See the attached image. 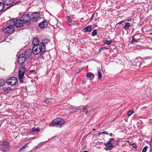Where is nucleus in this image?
Returning a JSON list of instances; mask_svg holds the SVG:
<instances>
[{"label": "nucleus", "mask_w": 152, "mask_h": 152, "mask_svg": "<svg viewBox=\"0 0 152 152\" xmlns=\"http://www.w3.org/2000/svg\"><path fill=\"white\" fill-rule=\"evenodd\" d=\"M134 112L132 110H130L127 112V115L129 116H130Z\"/></svg>", "instance_id": "30"}, {"label": "nucleus", "mask_w": 152, "mask_h": 152, "mask_svg": "<svg viewBox=\"0 0 152 152\" xmlns=\"http://www.w3.org/2000/svg\"><path fill=\"white\" fill-rule=\"evenodd\" d=\"M131 20V19L130 18H129L128 19H127L126 20V21H130Z\"/></svg>", "instance_id": "40"}, {"label": "nucleus", "mask_w": 152, "mask_h": 152, "mask_svg": "<svg viewBox=\"0 0 152 152\" xmlns=\"http://www.w3.org/2000/svg\"><path fill=\"white\" fill-rule=\"evenodd\" d=\"M39 130V128H37L34 130V131L35 132H38Z\"/></svg>", "instance_id": "34"}, {"label": "nucleus", "mask_w": 152, "mask_h": 152, "mask_svg": "<svg viewBox=\"0 0 152 152\" xmlns=\"http://www.w3.org/2000/svg\"><path fill=\"white\" fill-rule=\"evenodd\" d=\"M17 82V78L14 77H10L6 80L7 83L10 85H15Z\"/></svg>", "instance_id": "4"}, {"label": "nucleus", "mask_w": 152, "mask_h": 152, "mask_svg": "<svg viewBox=\"0 0 152 152\" xmlns=\"http://www.w3.org/2000/svg\"><path fill=\"white\" fill-rule=\"evenodd\" d=\"M97 30L96 29H94L92 33V35L94 36L97 34Z\"/></svg>", "instance_id": "29"}, {"label": "nucleus", "mask_w": 152, "mask_h": 152, "mask_svg": "<svg viewBox=\"0 0 152 152\" xmlns=\"http://www.w3.org/2000/svg\"><path fill=\"white\" fill-rule=\"evenodd\" d=\"M110 135L111 137H112L113 134L112 133H110Z\"/></svg>", "instance_id": "45"}, {"label": "nucleus", "mask_w": 152, "mask_h": 152, "mask_svg": "<svg viewBox=\"0 0 152 152\" xmlns=\"http://www.w3.org/2000/svg\"><path fill=\"white\" fill-rule=\"evenodd\" d=\"M41 146L40 145V144H39L36 146L35 147V148H38L39 147H40Z\"/></svg>", "instance_id": "36"}, {"label": "nucleus", "mask_w": 152, "mask_h": 152, "mask_svg": "<svg viewBox=\"0 0 152 152\" xmlns=\"http://www.w3.org/2000/svg\"><path fill=\"white\" fill-rule=\"evenodd\" d=\"M151 149H152V147H151Z\"/></svg>", "instance_id": "49"}, {"label": "nucleus", "mask_w": 152, "mask_h": 152, "mask_svg": "<svg viewBox=\"0 0 152 152\" xmlns=\"http://www.w3.org/2000/svg\"><path fill=\"white\" fill-rule=\"evenodd\" d=\"M5 84V80L3 79H0V86H3Z\"/></svg>", "instance_id": "28"}, {"label": "nucleus", "mask_w": 152, "mask_h": 152, "mask_svg": "<svg viewBox=\"0 0 152 152\" xmlns=\"http://www.w3.org/2000/svg\"><path fill=\"white\" fill-rule=\"evenodd\" d=\"M67 23L70 26H72V22L71 21V19L69 16H67Z\"/></svg>", "instance_id": "20"}, {"label": "nucleus", "mask_w": 152, "mask_h": 152, "mask_svg": "<svg viewBox=\"0 0 152 152\" xmlns=\"http://www.w3.org/2000/svg\"><path fill=\"white\" fill-rule=\"evenodd\" d=\"M88 152V151H84V152Z\"/></svg>", "instance_id": "48"}, {"label": "nucleus", "mask_w": 152, "mask_h": 152, "mask_svg": "<svg viewBox=\"0 0 152 152\" xmlns=\"http://www.w3.org/2000/svg\"><path fill=\"white\" fill-rule=\"evenodd\" d=\"M3 90L6 93H10L12 91L11 89L9 87L4 88Z\"/></svg>", "instance_id": "17"}, {"label": "nucleus", "mask_w": 152, "mask_h": 152, "mask_svg": "<svg viewBox=\"0 0 152 152\" xmlns=\"http://www.w3.org/2000/svg\"><path fill=\"white\" fill-rule=\"evenodd\" d=\"M24 74L25 72H24V71L19 70L18 76L19 78H24Z\"/></svg>", "instance_id": "15"}, {"label": "nucleus", "mask_w": 152, "mask_h": 152, "mask_svg": "<svg viewBox=\"0 0 152 152\" xmlns=\"http://www.w3.org/2000/svg\"><path fill=\"white\" fill-rule=\"evenodd\" d=\"M32 43L34 45V46H37V45H39V40L36 38H34L32 41Z\"/></svg>", "instance_id": "16"}, {"label": "nucleus", "mask_w": 152, "mask_h": 152, "mask_svg": "<svg viewBox=\"0 0 152 152\" xmlns=\"http://www.w3.org/2000/svg\"><path fill=\"white\" fill-rule=\"evenodd\" d=\"M52 100V99L48 98L46 99L45 102L46 104H50L51 103Z\"/></svg>", "instance_id": "25"}, {"label": "nucleus", "mask_w": 152, "mask_h": 152, "mask_svg": "<svg viewBox=\"0 0 152 152\" xmlns=\"http://www.w3.org/2000/svg\"><path fill=\"white\" fill-rule=\"evenodd\" d=\"M89 111H88L86 112V114L87 115H90V113H89Z\"/></svg>", "instance_id": "37"}, {"label": "nucleus", "mask_w": 152, "mask_h": 152, "mask_svg": "<svg viewBox=\"0 0 152 152\" xmlns=\"http://www.w3.org/2000/svg\"><path fill=\"white\" fill-rule=\"evenodd\" d=\"M14 0H3V3L4 5H9L12 4Z\"/></svg>", "instance_id": "13"}, {"label": "nucleus", "mask_w": 152, "mask_h": 152, "mask_svg": "<svg viewBox=\"0 0 152 152\" xmlns=\"http://www.w3.org/2000/svg\"><path fill=\"white\" fill-rule=\"evenodd\" d=\"M134 42H137V41H136V40H135Z\"/></svg>", "instance_id": "47"}, {"label": "nucleus", "mask_w": 152, "mask_h": 152, "mask_svg": "<svg viewBox=\"0 0 152 152\" xmlns=\"http://www.w3.org/2000/svg\"><path fill=\"white\" fill-rule=\"evenodd\" d=\"M44 143L43 142H41L40 143H39V144H40V145L41 146Z\"/></svg>", "instance_id": "43"}, {"label": "nucleus", "mask_w": 152, "mask_h": 152, "mask_svg": "<svg viewBox=\"0 0 152 152\" xmlns=\"http://www.w3.org/2000/svg\"><path fill=\"white\" fill-rule=\"evenodd\" d=\"M135 61L137 62L136 64L135 65V66H137V67L139 66L140 67L141 66L140 65V64H141V62L140 61H138L137 59H136L135 60Z\"/></svg>", "instance_id": "24"}, {"label": "nucleus", "mask_w": 152, "mask_h": 152, "mask_svg": "<svg viewBox=\"0 0 152 152\" xmlns=\"http://www.w3.org/2000/svg\"><path fill=\"white\" fill-rule=\"evenodd\" d=\"M27 58L24 54H20L18 58V62L20 64H23Z\"/></svg>", "instance_id": "8"}, {"label": "nucleus", "mask_w": 152, "mask_h": 152, "mask_svg": "<svg viewBox=\"0 0 152 152\" xmlns=\"http://www.w3.org/2000/svg\"><path fill=\"white\" fill-rule=\"evenodd\" d=\"M10 148L8 142H5L2 143L1 149L3 151L5 152L7 151Z\"/></svg>", "instance_id": "6"}, {"label": "nucleus", "mask_w": 152, "mask_h": 152, "mask_svg": "<svg viewBox=\"0 0 152 152\" xmlns=\"http://www.w3.org/2000/svg\"><path fill=\"white\" fill-rule=\"evenodd\" d=\"M114 140V139L112 138H110L109 139L107 142L111 143V142Z\"/></svg>", "instance_id": "32"}, {"label": "nucleus", "mask_w": 152, "mask_h": 152, "mask_svg": "<svg viewBox=\"0 0 152 152\" xmlns=\"http://www.w3.org/2000/svg\"><path fill=\"white\" fill-rule=\"evenodd\" d=\"M124 20H122L121 21H120V22H119V23H118V24H121L122 23H124Z\"/></svg>", "instance_id": "41"}, {"label": "nucleus", "mask_w": 152, "mask_h": 152, "mask_svg": "<svg viewBox=\"0 0 152 152\" xmlns=\"http://www.w3.org/2000/svg\"><path fill=\"white\" fill-rule=\"evenodd\" d=\"M93 111L94 112V110H91L90 112H91V111Z\"/></svg>", "instance_id": "46"}, {"label": "nucleus", "mask_w": 152, "mask_h": 152, "mask_svg": "<svg viewBox=\"0 0 152 152\" xmlns=\"http://www.w3.org/2000/svg\"><path fill=\"white\" fill-rule=\"evenodd\" d=\"M98 134H99V135H101L102 134H103V133L102 132H99L98 133Z\"/></svg>", "instance_id": "42"}, {"label": "nucleus", "mask_w": 152, "mask_h": 152, "mask_svg": "<svg viewBox=\"0 0 152 152\" xmlns=\"http://www.w3.org/2000/svg\"><path fill=\"white\" fill-rule=\"evenodd\" d=\"M135 40L133 38L132 39V41L131 42V43L132 44H133Z\"/></svg>", "instance_id": "38"}, {"label": "nucleus", "mask_w": 152, "mask_h": 152, "mask_svg": "<svg viewBox=\"0 0 152 152\" xmlns=\"http://www.w3.org/2000/svg\"><path fill=\"white\" fill-rule=\"evenodd\" d=\"M98 78L99 79H101L102 78V73L101 71L99 70V69L98 70Z\"/></svg>", "instance_id": "23"}, {"label": "nucleus", "mask_w": 152, "mask_h": 152, "mask_svg": "<svg viewBox=\"0 0 152 152\" xmlns=\"http://www.w3.org/2000/svg\"><path fill=\"white\" fill-rule=\"evenodd\" d=\"M147 148L146 146H145L144 148L142 149V152H146L147 150Z\"/></svg>", "instance_id": "33"}, {"label": "nucleus", "mask_w": 152, "mask_h": 152, "mask_svg": "<svg viewBox=\"0 0 152 152\" xmlns=\"http://www.w3.org/2000/svg\"><path fill=\"white\" fill-rule=\"evenodd\" d=\"M39 26L41 28L44 29L47 27V23L45 21H43L39 24Z\"/></svg>", "instance_id": "12"}, {"label": "nucleus", "mask_w": 152, "mask_h": 152, "mask_svg": "<svg viewBox=\"0 0 152 152\" xmlns=\"http://www.w3.org/2000/svg\"><path fill=\"white\" fill-rule=\"evenodd\" d=\"M20 80V82L21 83H23V79L24 78H19Z\"/></svg>", "instance_id": "35"}, {"label": "nucleus", "mask_w": 152, "mask_h": 152, "mask_svg": "<svg viewBox=\"0 0 152 152\" xmlns=\"http://www.w3.org/2000/svg\"><path fill=\"white\" fill-rule=\"evenodd\" d=\"M84 30L85 32H90L92 31V29L91 26H88L85 27Z\"/></svg>", "instance_id": "19"}, {"label": "nucleus", "mask_w": 152, "mask_h": 152, "mask_svg": "<svg viewBox=\"0 0 152 152\" xmlns=\"http://www.w3.org/2000/svg\"><path fill=\"white\" fill-rule=\"evenodd\" d=\"M33 53V50H32L31 49H28L26 51V54L25 55L26 58H27L31 56Z\"/></svg>", "instance_id": "11"}, {"label": "nucleus", "mask_w": 152, "mask_h": 152, "mask_svg": "<svg viewBox=\"0 0 152 152\" xmlns=\"http://www.w3.org/2000/svg\"><path fill=\"white\" fill-rule=\"evenodd\" d=\"M104 42L105 44H107V45H109L110 44L112 43V42L111 41L107 40H104Z\"/></svg>", "instance_id": "27"}, {"label": "nucleus", "mask_w": 152, "mask_h": 152, "mask_svg": "<svg viewBox=\"0 0 152 152\" xmlns=\"http://www.w3.org/2000/svg\"><path fill=\"white\" fill-rule=\"evenodd\" d=\"M152 34V33H151L150 34Z\"/></svg>", "instance_id": "50"}, {"label": "nucleus", "mask_w": 152, "mask_h": 152, "mask_svg": "<svg viewBox=\"0 0 152 152\" xmlns=\"http://www.w3.org/2000/svg\"><path fill=\"white\" fill-rule=\"evenodd\" d=\"M31 18L29 15L25 14L23 15L21 17L20 19L23 23L25 22H28L30 21Z\"/></svg>", "instance_id": "7"}, {"label": "nucleus", "mask_w": 152, "mask_h": 152, "mask_svg": "<svg viewBox=\"0 0 152 152\" xmlns=\"http://www.w3.org/2000/svg\"><path fill=\"white\" fill-rule=\"evenodd\" d=\"M82 83L83 84H84L86 83V82L85 81H83L82 82Z\"/></svg>", "instance_id": "44"}, {"label": "nucleus", "mask_w": 152, "mask_h": 152, "mask_svg": "<svg viewBox=\"0 0 152 152\" xmlns=\"http://www.w3.org/2000/svg\"><path fill=\"white\" fill-rule=\"evenodd\" d=\"M105 145L107 147V149H105V150L107 151L108 150H110L113 147V145L111 143H110L108 142L105 144Z\"/></svg>", "instance_id": "14"}, {"label": "nucleus", "mask_w": 152, "mask_h": 152, "mask_svg": "<svg viewBox=\"0 0 152 152\" xmlns=\"http://www.w3.org/2000/svg\"><path fill=\"white\" fill-rule=\"evenodd\" d=\"M130 23H129L127 22L125 23V25L124 28L126 30H127L130 26Z\"/></svg>", "instance_id": "21"}, {"label": "nucleus", "mask_w": 152, "mask_h": 152, "mask_svg": "<svg viewBox=\"0 0 152 152\" xmlns=\"http://www.w3.org/2000/svg\"><path fill=\"white\" fill-rule=\"evenodd\" d=\"M19 70H20L22 71H23L24 72H25L26 70V69L23 66H21L20 67V69Z\"/></svg>", "instance_id": "31"}, {"label": "nucleus", "mask_w": 152, "mask_h": 152, "mask_svg": "<svg viewBox=\"0 0 152 152\" xmlns=\"http://www.w3.org/2000/svg\"><path fill=\"white\" fill-rule=\"evenodd\" d=\"M44 46H41L37 45V46H34L32 48L33 52L35 55H37L39 53L42 54L45 52V49Z\"/></svg>", "instance_id": "2"}, {"label": "nucleus", "mask_w": 152, "mask_h": 152, "mask_svg": "<svg viewBox=\"0 0 152 152\" xmlns=\"http://www.w3.org/2000/svg\"><path fill=\"white\" fill-rule=\"evenodd\" d=\"M65 122L64 120L61 118H58L54 119L52 122L53 124L60 125L59 127H61V125L62 124Z\"/></svg>", "instance_id": "5"}, {"label": "nucleus", "mask_w": 152, "mask_h": 152, "mask_svg": "<svg viewBox=\"0 0 152 152\" xmlns=\"http://www.w3.org/2000/svg\"><path fill=\"white\" fill-rule=\"evenodd\" d=\"M28 143H26L25 145H24L23 147L21 148L19 150V151H21L22 150H23L24 149H25V148L26 147H27V145L28 144Z\"/></svg>", "instance_id": "26"}, {"label": "nucleus", "mask_w": 152, "mask_h": 152, "mask_svg": "<svg viewBox=\"0 0 152 152\" xmlns=\"http://www.w3.org/2000/svg\"><path fill=\"white\" fill-rule=\"evenodd\" d=\"M86 76L89 78L91 80L93 79L94 77V74L91 72L88 73L86 74Z\"/></svg>", "instance_id": "18"}, {"label": "nucleus", "mask_w": 152, "mask_h": 152, "mask_svg": "<svg viewBox=\"0 0 152 152\" xmlns=\"http://www.w3.org/2000/svg\"><path fill=\"white\" fill-rule=\"evenodd\" d=\"M49 42V39H46L44 38L43 39L42 41V42L39 44L41 46H44L45 48V44H48Z\"/></svg>", "instance_id": "10"}, {"label": "nucleus", "mask_w": 152, "mask_h": 152, "mask_svg": "<svg viewBox=\"0 0 152 152\" xmlns=\"http://www.w3.org/2000/svg\"><path fill=\"white\" fill-rule=\"evenodd\" d=\"M4 8V4L1 2H0V12L2 11Z\"/></svg>", "instance_id": "22"}, {"label": "nucleus", "mask_w": 152, "mask_h": 152, "mask_svg": "<svg viewBox=\"0 0 152 152\" xmlns=\"http://www.w3.org/2000/svg\"><path fill=\"white\" fill-rule=\"evenodd\" d=\"M102 133H103V134H108L107 133V132L106 131H104L102 132Z\"/></svg>", "instance_id": "39"}, {"label": "nucleus", "mask_w": 152, "mask_h": 152, "mask_svg": "<svg viewBox=\"0 0 152 152\" xmlns=\"http://www.w3.org/2000/svg\"><path fill=\"white\" fill-rule=\"evenodd\" d=\"M10 23V26L3 29V31L4 32L8 34H11L15 30L14 26L18 28L22 27L24 25L23 23L20 19H12L11 21H8V23Z\"/></svg>", "instance_id": "1"}, {"label": "nucleus", "mask_w": 152, "mask_h": 152, "mask_svg": "<svg viewBox=\"0 0 152 152\" xmlns=\"http://www.w3.org/2000/svg\"><path fill=\"white\" fill-rule=\"evenodd\" d=\"M87 109V106H86L78 107H74L73 108L72 107H70L68 109L69 110H72L71 111L72 113H74L75 112H77V110H83V111L84 112Z\"/></svg>", "instance_id": "3"}, {"label": "nucleus", "mask_w": 152, "mask_h": 152, "mask_svg": "<svg viewBox=\"0 0 152 152\" xmlns=\"http://www.w3.org/2000/svg\"><path fill=\"white\" fill-rule=\"evenodd\" d=\"M31 16L33 20L36 21L40 17V14L37 12H35L33 13Z\"/></svg>", "instance_id": "9"}]
</instances>
